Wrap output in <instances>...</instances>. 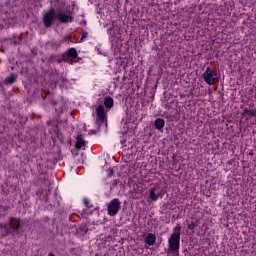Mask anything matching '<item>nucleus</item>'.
<instances>
[{
	"instance_id": "f257e3e1",
	"label": "nucleus",
	"mask_w": 256,
	"mask_h": 256,
	"mask_svg": "<svg viewBox=\"0 0 256 256\" xmlns=\"http://www.w3.org/2000/svg\"><path fill=\"white\" fill-rule=\"evenodd\" d=\"M21 227H23V220L21 218L11 217L10 221L7 223H0V229L2 230V237H7L12 235H21Z\"/></svg>"
},
{
	"instance_id": "f03ea898",
	"label": "nucleus",
	"mask_w": 256,
	"mask_h": 256,
	"mask_svg": "<svg viewBox=\"0 0 256 256\" xmlns=\"http://www.w3.org/2000/svg\"><path fill=\"white\" fill-rule=\"evenodd\" d=\"M181 241V224H177L176 227L173 228V233L168 239V247L171 253H179Z\"/></svg>"
},
{
	"instance_id": "7ed1b4c3",
	"label": "nucleus",
	"mask_w": 256,
	"mask_h": 256,
	"mask_svg": "<svg viewBox=\"0 0 256 256\" xmlns=\"http://www.w3.org/2000/svg\"><path fill=\"white\" fill-rule=\"evenodd\" d=\"M42 21L44 27L49 29L57 21V10L55 8H50L42 13Z\"/></svg>"
},
{
	"instance_id": "20e7f679",
	"label": "nucleus",
	"mask_w": 256,
	"mask_h": 256,
	"mask_svg": "<svg viewBox=\"0 0 256 256\" xmlns=\"http://www.w3.org/2000/svg\"><path fill=\"white\" fill-rule=\"evenodd\" d=\"M96 127L101 129V125H107V114L105 113V106L103 104L98 105L96 108Z\"/></svg>"
},
{
	"instance_id": "39448f33",
	"label": "nucleus",
	"mask_w": 256,
	"mask_h": 256,
	"mask_svg": "<svg viewBox=\"0 0 256 256\" xmlns=\"http://www.w3.org/2000/svg\"><path fill=\"white\" fill-rule=\"evenodd\" d=\"M108 215L115 217L121 211V201L118 198L112 199L107 205Z\"/></svg>"
},
{
	"instance_id": "423d86ee",
	"label": "nucleus",
	"mask_w": 256,
	"mask_h": 256,
	"mask_svg": "<svg viewBox=\"0 0 256 256\" xmlns=\"http://www.w3.org/2000/svg\"><path fill=\"white\" fill-rule=\"evenodd\" d=\"M216 76H217V72L211 70L210 67H208L202 75L207 85H215V82L217 81V78H215Z\"/></svg>"
},
{
	"instance_id": "0eeeda50",
	"label": "nucleus",
	"mask_w": 256,
	"mask_h": 256,
	"mask_svg": "<svg viewBox=\"0 0 256 256\" xmlns=\"http://www.w3.org/2000/svg\"><path fill=\"white\" fill-rule=\"evenodd\" d=\"M77 57H79L77 49L70 48L62 55V61H64L65 63H70V65H73V59H77Z\"/></svg>"
},
{
	"instance_id": "6e6552de",
	"label": "nucleus",
	"mask_w": 256,
	"mask_h": 256,
	"mask_svg": "<svg viewBox=\"0 0 256 256\" xmlns=\"http://www.w3.org/2000/svg\"><path fill=\"white\" fill-rule=\"evenodd\" d=\"M57 21L60 23H73V16H71V13L68 12H57Z\"/></svg>"
},
{
	"instance_id": "1a4fd4ad",
	"label": "nucleus",
	"mask_w": 256,
	"mask_h": 256,
	"mask_svg": "<svg viewBox=\"0 0 256 256\" xmlns=\"http://www.w3.org/2000/svg\"><path fill=\"white\" fill-rule=\"evenodd\" d=\"M85 145H87V142L85 141L83 134H78L76 137L75 148L77 150H80V149H83V147H85Z\"/></svg>"
},
{
	"instance_id": "9d476101",
	"label": "nucleus",
	"mask_w": 256,
	"mask_h": 256,
	"mask_svg": "<svg viewBox=\"0 0 256 256\" xmlns=\"http://www.w3.org/2000/svg\"><path fill=\"white\" fill-rule=\"evenodd\" d=\"M156 242H157V236H155V234L153 233H148L145 240L146 245H149L151 247L155 245Z\"/></svg>"
},
{
	"instance_id": "9b49d317",
	"label": "nucleus",
	"mask_w": 256,
	"mask_h": 256,
	"mask_svg": "<svg viewBox=\"0 0 256 256\" xmlns=\"http://www.w3.org/2000/svg\"><path fill=\"white\" fill-rule=\"evenodd\" d=\"M154 127L157 131H163V128L165 127V120L163 118H157L154 121Z\"/></svg>"
},
{
	"instance_id": "f8f14e48",
	"label": "nucleus",
	"mask_w": 256,
	"mask_h": 256,
	"mask_svg": "<svg viewBox=\"0 0 256 256\" xmlns=\"http://www.w3.org/2000/svg\"><path fill=\"white\" fill-rule=\"evenodd\" d=\"M104 105L106 109H113L114 101L111 96H108L104 99Z\"/></svg>"
},
{
	"instance_id": "ddd939ff",
	"label": "nucleus",
	"mask_w": 256,
	"mask_h": 256,
	"mask_svg": "<svg viewBox=\"0 0 256 256\" xmlns=\"http://www.w3.org/2000/svg\"><path fill=\"white\" fill-rule=\"evenodd\" d=\"M17 81V76L11 75L7 76L4 80L5 85H13Z\"/></svg>"
},
{
	"instance_id": "4468645a",
	"label": "nucleus",
	"mask_w": 256,
	"mask_h": 256,
	"mask_svg": "<svg viewBox=\"0 0 256 256\" xmlns=\"http://www.w3.org/2000/svg\"><path fill=\"white\" fill-rule=\"evenodd\" d=\"M155 191H157V187L150 188V199H152V201L159 199V193L156 194Z\"/></svg>"
},
{
	"instance_id": "2eb2a0df",
	"label": "nucleus",
	"mask_w": 256,
	"mask_h": 256,
	"mask_svg": "<svg viewBox=\"0 0 256 256\" xmlns=\"http://www.w3.org/2000/svg\"><path fill=\"white\" fill-rule=\"evenodd\" d=\"M199 225H201V221H199V219L195 220V221H192L190 224H188V229L190 231H194V229L196 227H199Z\"/></svg>"
},
{
	"instance_id": "dca6fc26",
	"label": "nucleus",
	"mask_w": 256,
	"mask_h": 256,
	"mask_svg": "<svg viewBox=\"0 0 256 256\" xmlns=\"http://www.w3.org/2000/svg\"><path fill=\"white\" fill-rule=\"evenodd\" d=\"M88 231L89 228L85 224H82L79 228H77V233H80L81 235H87Z\"/></svg>"
},
{
	"instance_id": "f3484780",
	"label": "nucleus",
	"mask_w": 256,
	"mask_h": 256,
	"mask_svg": "<svg viewBox=\"0 0 256 256\" xmlns=\"http://www.w3.org/2000/svg\"><path fill=\"white\" fill-rule=\"evenodd\" d=\"M84 203L88 209H93V204H91V201H89V199H84Z\"/></svg>"
},
{
	"instance_id": "a211bd4d",
	"label": "nucleus",
	"mask_w": 256,
	"mask_h": 256,
	"mask_svg": "<svg viewBox=\"0 0 256 256\" xmlns=\"http://www.w3.org/2000/svg\"><path fill=\"white\" fill-rule=\"evenodd\" d=\"M59 47H61V44H60V43L52 42V44H51V48H52V49H59Z\"/></svg>"
},
{
	"instance_id": "6ab92c4d",
	"label": "nucleus",
	"mask_w": 256,
	"mask_h": 256,
	"mask_svg": "<svg viewBox=\"0 0 256 256\" xmlns=\"http://www.w3.org/2000/svg\"><path fill=\"white\" fill-rule=\"evenodd\" d=\"M101 128H99L98 126H97V130H90L89 131V135H97V133H99V130H100Z\"/></svg>"
},
{
	"instance_id": "aec40b11",
	"label": "nucleus",
	"mask_w": 256,
	"mask_h": 256,
	"mask_svg": "<svg viewBox=\"0 0 256 256\" xmlns=\"http://www.w3.org/2000/svg\"><path fill=\"white\" fill-rule=\"evenodd\" d=\"M248 115H249V117H256V109L249 110Z\"/></svg>"
},
{
	"instance_id": "412c9836",
	"label": "nucleus",
	"mask_w": 256,
	"mask_h": 256,
	"mask_svg": "<svg viewBox=\"0 0 256 256\" xmlns=\"http://www.w3.org/2000/svg\"><path fill=\"white\" fill-rule=\"evenodd\" d=\"M87 37H89V33H87V32H82V36H81L80 41H83L84 39H87Z\"/></svg>"
},
{
	"instance_id": "4be33fe9",
	"label": "nucleus",
	"mask_w": 256,
	"mask_h": 256,
	"mask_svg": "<svg viewBox=\"0 0 256 256\" xmlns=\"http://www.w3.org/2000/svg\"><path fill=\"white\" fill-rule=\"evenodd\" d=\"M0 211H3L4 213H6V211H9V206L0 205Z\"/></svg>"
},
{
	"instance_id": "5701e85b",
	"label": "nucleus",
	"mask_w": 256,
	"mask_h": 256,
	"mask_svg": "<svg viewBox=\"0 0 256 256\" xmlns=\"http://www.w3.org/2000/svg\"><path fill=\"white\" fill-rule=\"evenodd\" d=\"M12 43H13V45H20V43H21V38H16V39H14Z\"/></svg>"
},
{
	"instance_id": "b1692460",
	"label": "nucleus",
	"mask_w": 256,
	"mask_h": 256,
	"mask_svg": "<svg viewBox=\"0 0 256 256\" xmlns=\"http://www.w3.org/2000/svg\"><path fill=\"white\" fill-rule=\"evenodd\" d=\"M245 115H249V109L245 108L242 112V117H245Z\"/></svg>"
},
{
	"instance_id": "393cba45",
	"label": "nucleus",
	"mask_w": 256,
	"mask_h": 256,
	"mask_svg": "<svg viewBox=\"0 0 256 256\" xmlns=\"http://www.w3.org/2000/svg\"><path fill=\"white\" fill-rule=\"evenodd\" d=\"M245 115H249V109L245 108L242 112V117H245Z\"/></svg>"
},
{
	"instance_id": "a878e982",
	"label": "nucleus",
	"mask_w": 256,
	"mask_h": 256,
	"mask_svg": "<svg viewBox=\"0 0 256 256\" xmlns=\"http://www.w3.org/2000/svg\"><path fill=\"white\" fill-rule=\"evenodd\" d=\"M113 173H114L113 168L109 169L108 177H112Z\"/></svg>"
},
{
	"instance_id": "bb28decb",
	"label": "nucleus",
	"mask_w": 256,
	"mask_h": 256,
	"mask_svg": "<svg viewBox=\"0 0 256 256\" xmlns=\"http://www.w3.org/2000/svg\"><path fill=\"white\" fill-rule=\"evenodd\" d=\"M118 183H119V181H117V180H114V183H113V185H118Z\"/></svg>"
},
{
	"instance_id": "cd10ccee",
	"label": "nucleus",
	"mask_w": 256,
	"mask_h": 256,
	"mask_svg": "<svg viewBox=\"0 0 256 256\" xmlns=\"http://www.w3.org/2000/svg\"><path fill=\"white\" fill-rule=\"evenodd\" d=\"M55 57H57L56 55H52L51 57H50V59H55Z\"/></svg>"
},
{
	"instance_id": "c85d7f7f",
	"label": "nucleus",
	"mask_w": 256,
	"mask_h": 256,
	"mask_svg": "<svg viewBox=\"0 0 256 256\" xmlns=\"http://www.w3.org/2000/svg\"><path fill=\"white\" fill-rule=\"evenodd\" d=\"M108 31H112V28H109Z\"/></svg>"
},
{
	"instance_id": "c756f323",
	"label": "nucleus",
	"mask_w": 256,
	"mask_h": 256,
	"mask_svg": "<svg viewBox=\"0 0 256 256\" xmlns=\"http://www.w3.org/2000/svg\"><path fill=\"white\" fill-rule=\"evenodd\" d=\"M56 111L61 112V110L56 109Z\"/></svg>"
},
{
	"instance_id": "7c9ffc66",
	"label": "nucleus",
	"mask_w": 256,
	"mask_h": 256,
	"mask_svg": "<svg viewBox=\"0 0 256 256\" xmlns=\"http://www.w3.org/2000/svg\"><path fill=\"white\" fill-rule=\"evenodd\" d=\"M0 87L3 88V85L0 84Z\"/></svg>"
},
{
	"instance_id": "2f4dec72",
	"label": "nucleus",
	"mask_w": 256,
	"mask_h": 256,
	"mask_svg": "<svg viewBox=\"0 0 256 256\" xmlns=\"http://www.w3.org/2000/svg\"><path fill=\"white\" fill-rule=\"evenodd\" d=\"M50 256H55V255H53V254H50Z\"/></svg>"
}]
</instances>
